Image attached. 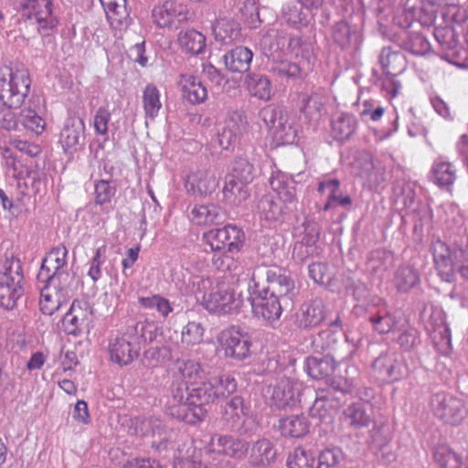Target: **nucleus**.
<instances>
[{"label": "nucleus", "mask_w": 468, "mask_h": 468, "mask_svg": "<svg viewBox=\"0 0 468 468\" xmlns=\"http://www.w3.org/2000/svg\"><path fill=\"white\" fill-rule=\"evenodd\" d=\"M172 378L190 386H196L205 379V370L195 359H178L175 363Z\"/></svg>", "instance_id": "obj_21"}, {"label": "nucleus", "mask_w": 468, "mask_h": 468, "mask_svg": "<svg viewBox=\"0 0 468 468\" xmlns=\"http://www.w3.org/2000/svg\"><path fill=\"white\" fill-rule=\"evenodd\" d=\"M212 384V395L214 400L226 399L237 390V381L229 374H224L208 381Z\"/></svg>", "instance_id": "obj_51"}, {"label": "nucleus", "mask_w": 468, "mask_h": 468, "mask_svg": "<svg viewBox=\"0 0 468 468\" xmlns=\"http://www.w3.org/2000/svg\"><path fill=\"white\" fill-rule=\"evenodd\" d=\"M201 299L207 311L218 315L239 313L244 305L241 293L229 285H217L208 293H203Z\"/></svg>", "instance_id": "obj_6"}, {"label": "nucleus", "mask_w": 468, "mask_h": 468, "mask_svg": "<svg viewBox=\"0 0 468 468\" xmlns=\"http://www.w3.org/2000/svg\"><path fill=\"white\" fill-rule=\"evenodd\" d=\"M21 16L36 25L42 37L53 36L60 22V8L55 0H23L20 3Z\"/></svg>", "instance_id": "obj_2"}, {"label": "nucleus", "mask_w": 468, "mask_h": 468, "mask_svg": "<svg viewBox=\"0 0 468 468\" xmlns=\"http://www.w3.org/2000/svg\"><path fill=\"white\" fill-rule=\"evenodd\" d=\"M271 189L284 204H294L296 197V183L288 174L275 170L271 172L269 179Z\"/></svg>", "instance_id": "obj_22"}, {"label": "nucleus", "mask_w": 468, "mask_h": 468, "mask_svg": "<svg viewBox=\"0 0 468 468\" xmlns=\"http://www.w3.org/2000/svg\"><path fill=\"white\" fill-rule=\"evenodd\" d=\"M346 454L338 447L325 448L318 455L316 468H341Z\"/></svg>", "instance_id": "obj_55"}, {"label": "nucleus", "mask_w": 468, "mask_h": 468, "mask_svg": "<svg viewBox=\"0 0 468 468\" xmlns=\"http://www.w3.org/2000/svg\"><path fill=\"white\" fill-rule=\"evenodd\" d=\"M317 191L326 196V201L322 208L324 211L335 209L338 206L346 207L352 204L351 197L343 195L340 181L336 178H327L319 182Z\"/></svg>", "instance_id": "obj_20"}, {"label": "nucleus", "mask_w": 468, "mask_h": 468, "mask_svg": "<svg viewBox=\"0 0 468 468\" xmlns=\"http://www.w3.org/2000/svg\"><path fill=\"white\" fill-rule=\"evenodd\" d=\"M178 43L186 52L197 55L205 50L206 37L199 31L187 29L179 33Z\"/></svg>", "instance_id": "obj_42"}, {"label": "nucleus", "mask_w": 468, "mask_h": 468, "mask_svg": "<svg viewBox=\"0 0 468 468\" xmlns=\"http://www.w3.org/2000/svg\"><path fill=\"white\" fill-rule=\"evenodd\" d=\"M430 178L440 189L452 193L457 179V169L452 163L439 157L431 165Z\"/></svg>", "instance_id": "obj_19"}, {"label": "nucleus", "mask_w": 468, "mask_h": 468, "mask_svg": "<svg viewBox=\"0 0 468 468\" xmlns=\"http://www.w3.org/2000/svg\"><path fill=\"white\" fill-rule=\"evenodd\" d=\"M31 85L29 71L26 68H0V126L5 130L18 128L19 114L12 109L19 108L27 97Z\"/></svg>", "instance_id": "obj_1"}, {"label": "nucleus", "mask_w": 468, "mask_h": 468, "mask_svg": "<svg viewBox=\"0 0 468 468\" xmlns=\"http://www.w3.org/2000/svg\"><path fill=\"white\" fill-rule=\"evenodd\" d=\"M84 130V123L81 119H68L60 132L59 143L64 152L72 154L77 151L80 145V136Z\"/></svg>", "instance_id": "obj_27"}, {"label": "nucleus", "mask_w": 468, "mask_h": 468, "mask_svg": "<svg viewBox=\"0 0 468 468\" xmlns=\"http://www.w3.org/2000/svg\"><path fill=\"white\" fill-rule=\"evenodd\" d=\"M314 458L303 448H296L287 460V468H314Z\"/></svg>", "instance_id": "obj_64"}, {"label": "nucleus", "mask_w": 468, "mask_h": 468, "mask_svg": "<svg viewBox=\"0 0 468 468\" xmlns=\"http://www.w3.org/2000/svg\"><path fill=\"white\" fill-rule=\"evenodd\" d=\"M218 341L227 357L241 361L250 355L251 342L239 327L229 326L222 330L218 336Z\"/></svg>", "instance_id": "obj_10"}, {"label": "nucleus", "mask_w": 468, "mask_h": 468, "mask_svg": "<svg viewBox=\"0 0 468 468\" xmlns=\"http://www.w3.org/2000/svg\"><path fill=\"white\" fill-rule=\"evenodd\" d=\"M352 30L346 21H338L332 27V37L334 42L341 48H346L351 45Z\"/></svg>", "instance_id": "obj_62"}, {"label": "nucleus", "mask_w": 468, "mask_h": 468, "mask_svg": "<svg viewBox=\"0 0 468 468\" xmlns=\"http://www.w3.org/2000/svg\"><path fill=\"white\" fill-rule=\"evenodd\" d=\"M340 325L341 321L337 317L330 323V328L318 333L312 343L315 352L325 353L338 361H346L353 356L356 350V345L349 343L347 338H344L340 331L336 332L332 329V327Z\"/></svg>", "instance_id": "obj_5"}, {"label": "nucleus", "mask_w": 468, "mask_h": 468, "mask_svg": "<svg viewBox=\"0 0 468 468\" xmlns=\"http://www.w3.org/2000/svg\"><path fill=\"white\" fill-rule=\"evenodd\" d=\"M430 336L439 353L446 355L452 347L451 332L447 324L440 320L432 328H428Z\"/></svg>", "instance_id": "obj_46"}, {"label": "nucleus", "mask_w": 468, "mask_h": 468, "mask_svg": "<svg viewBox=\"0 0 468 468\" xmlns=\"http://www.w3.org/2000/svg\"><path fill=\"white\" fill-rule=\"evenodd\" d=\"M226 250L230 253L239 252L243 247L245 234L243 230L234 225L225 226Z\"/></svg>", "instance_id": "obj_60"}, {"label": "nucleus", "mask_w": 468, "mask_h": 468, "mask_svg": "<svg viewBox=\"0 0 468 468\" xmlns=\"http://www.w3.org/2000/svg\"><path fill=\"white\" fill-rule=\"evenodd\" d=\"M271 134L278 144H292L297 136V130L292 118L286 115L278 125H275Z\"/></svg>", "instance_id": "obj_49"}, {"label": "nucleus", "mask_w": 468, "mask_h": 468, "mask_svg": "<svg viewBox=\"0 0 468 468\" xmlns=\"http://www.w3.org/2000/svg\"><path fill=\"white\" fill-rule=\"evenodd\" d=\"M190 391V385L172 378V383L169 388V399L166 405V413L171 416L173 410H178L183 406H188L186 399L187 393Z\"/></svg>", "instance_id": "obj_39"}, {"label": "nucleus", "mask_w": 468, "mask_h": 468, "mask_svg": "<svg viewBox=\"0 0 468 468\" xmlns=\"http://www.w3.org/2000/svg\"><path fill=\"white\" fill-rule=\"evenodd\" d=\"M290 205L284 204L279 197L275 199L271 195H264L258 201L257 208L266 220H277L290 209Z\"/></svg>", "instance_id": "obj_34"}, {"label": "nucleus", "mask_w": 468, "mask_h": 468, "mask_svg": "<svg viewBox=\"0 0 468 468\" xmlns=\"http://www.w3.org/2000/svg\"><path fill=\"white\" fill-rule=\"evenodd\" d=\"M279 429L283 436L300 438L309 431V423L303 415H291L280 420Z\"/></svg>", "instance_id": "obj_38"}, {"label": "nucleus", "mask_w": 468, "mask_h": 468, "mask_svg": "<svg viewBox=\"0 0 468 468\" xmlns=\"http://www.w3.org/2000/svg\"><path fill=\"white\" fill-rule=\"evenodd\" d=\"M103 6L107 18L112 27L119 28L128 25L129 13L126 0H99Z\"/></svg>", "instance_id": "obj_33"}, {"label": "nucleus", "mask_w": 468, "mask_h": 468, "mask_svg": "<svg viewBox=\"0 0 468 468\" xmlns=\"http://www.w3.org/2000/svg\"><path fill=\"white\" fill-rule=\"evenodd\" d=\"M431 407L437 418L452 426L461 424L468 415L463 399L444 392L432 396Z\"/></svg>", "instance_id": "obj_7"}, {"label": "nucleus", "mask_w": 468, "mask_h": 468, "mask_svg": "<svg viewBox=\"0 0 468 468\" xmlns=\"http://www.w3.org/2000/svg\"><path fill=\"white\" fill-rule=\"evenodd\" d=\"M212 30L217 41L222 44H229L239 36L238 24L232 19L220 18L217 20Z\"/></svg>", "instance_id": "obj_47"}, {"label": "nucleus", "mask_w": 468, "mask_h": 468, "mask_svg": "<svg viewBox=\"0 0 468 468\" xmlns=\"http://www.w3.org/2000/svg\"><path fill=\"white\" fill-rule=\"evenodd\" d=\"M219 218L218 208L214 205L195 206L190 214L191 220L197 225L216 224Z\"/></svg>", "instance_id": "obj_53"}, {"label": "nucleus", "mask_w": 468, "mask_h": 468, "mask_svg": "<svg viewBox=\"0 0 468 468\" xmlns=\"http://www.w3.org/2000/svg\"><path fill=\"white\" fill-rule=\"evenodd\" d=\"M187 5L176 0H166L154 5L152 11L154 22L159 27H171L189 19Z\"/></svg>", "instance_id": "obj_12"}, {"label": "nucleus", "mask_w": 468, "mask_h": 468, "mask_svg": "<svg viewBox=\"0 0 468 468\" xmlns=\"http://www.w3.org/2000/svg\"><path fill=\"white\" fill-rule=\"evenodd\" d=\"M313 16L314 12L297 0L285 4L282 9V19L294 28L307 26Z\"/></svg>", "instance_id": "obj_26"}, {"label": "nucleus", "mask_w": 468, "mask_h": 468, "mask_svg": "<svg viewBox=\"0 0 468 468\" xmlns=\"http://www.w3.org/2000/svg\"><path fill=\"white\" fill-rule=\"evenodd\" d=\"M37 282L46 284L50 291L69 300L78 288V281L74 273L67 271L57 273L38 272Z\"/></svg>", "instance_id": "obj_15"}, {"label": "nucleus", "mask_w": 468, "mask_h": 468, "mask_svg": "<svg viewBox=\"0 0 468 468\" xmlns=\"http://www.w3.org/2000/svg\"><path fill=\"white\" fill-rule=\"evenodd\" d=\"M69 300L60 297L58 293L50 291L49 287L43 284L40 287V299L39 306L41 312L46 315H52L63 304L67 303Z\"/></svg>", "instance_id": "obj_48"}, {"label": "nucleus", "mask_w": 468, "mask_h": 468, "mask_svg": "<svg viewBox=\"0 0 468 468\" xmlns=\"http://www.w3.org/2000/svg\"><path fill=\"white\" fill-rule=\"evenodd\" d=\"M212 384L202 380L198 385L190 386L186 399L188 406H183L180 410H173L171 417L188 424H196L205 420L207 410L205 406L215 401L212 395Z\"/></svg>", "instance_id": "obj_4"}, {"label": "nucleus", "mask_w": 468, "mask_h": 468, "mask_svg": "<svg viewBox=\"0 0 468 468\" xmlns=\"http://www.w3.org/2000/svg\"><path fill=\"white\" fill-rule=\"evenodd\" d=\"M108 350L112 362L120 366H127L138 357L141 349L135 338L125 331L110 340Z\"/></svg>", "instance_id": "obj_13"}, {"label": "nucleus", "mask_w": 468, "mask_h": 468, "mask_svg": "<svg viewBox=\"0 0 468 468\" xmlns=\"http://www.w3.org/2000/svg\"><path fill=\"white\" fill-rule=\"evenodd\" d=\"M267 286L261 290L267 293L277 296L282 301L291 299V292L294 289V282L279 268L267 269L265 271Z\"/></svg>", "instance_id": "obj_18"}, {"label": "nucleus", "mask_w": 468, "mask_h": 468, "mask_svg": "<svg viewBox=\"0 0 468 468\" xmlns=\"http://www.w3.org/2000/svg\"><path fill=\"white\" fill-rule=\"evenodd\" d=\"M356 129V118L347 112L336 114L332 120V133L335 140L345 141L350 138Z\"/></svg>", "instance_id": "obj_40"}, {"label": "nucleus", "mask_w": 468, "mask_h": 468, "mask_svg": "<svg viewBox=\"0 0 468 468\" xmlns=\"http://www.w3.org/2000/svg\"><path fill=\"white\" fill-rule=\"evenodd\" d=\"M334 356L325 355L323 357L309 356L306 358L305 365L308 375L315 379L324 378L331 376L336 367L337 363H341Z\"/></svg>", "instance_id": "obj_30"}, {"label": "nucleus", "mask_w": 468, "mask_h": 468, "mask_svg": "<svg viewBox=\"0 0 468 468\" xmlns=\"http://www.w3.org/2000/svg\"><path fill=\"white\" fill-rule=\"evenodd\" d=\"M303 233L301 240L295 245L294 250H302L303 247L305 250L304 256H309L314 251V245L319 239V229L314 223L303 224Z\"/></svg>", "instance_id": "obj_56"}, {"label": "nucleus", "mask_w": 468, "mask_h": 468, "mask_svg": "<svg viewBox=\"0 0 468 468\" xmlns=\"http://www.w3.org/2000/svg\"><path fill=\"white\" fill-rule=\"evenodd\" d=\"M45 121L31 109H24L19 112L18 128L20 126L36 134H40L45 129Z\"/></svg>", "instance_id": "obj_54"}, {"label": "nucleus", "mask_w": 468, "mask_h": 468, "mask_svg": "<svg viewBox=\"0 0 468 468\" xmlns=\"http://www.w3.org/2000/svg\"><path fill=\"white\" fill-rule=\"evenodd\" d=\"M248 301L254 315L262 318L271 325L279 321L283 311V301L262 290L250 292Z\"/></svg>", "instance_id": "obj_11"}, {"label": "nucleus", "mask_w": 468, "mask_h": 468, "mask_svg": "<svg viewBox=\"0 0 468 468\" xmlns=\"http://www.w3.org/2000/svg\"><path fill=\"white\" fill-rule=\"evenodd\" d=\"M337 407L338 401L330 391L322 392L320 395H317L310 408V416L319 420L321 422L331 423Z\"/></svg>", "instance_id": "obj_25"}, {"label": "nucleus", "mask_w": 468, "mask_h": 468, "mask_svg": "<svg viewBox=\"0 0 468 468\" xmlns=\"http://www.w3.org/2000/svg\"><path fill=\"white\" fill-rule=\"evenodd\" d=\"M136 430L142 436H151L152 448L159 454L167 452L172 444L174 430L161 419L150 416L141 420Z\"/></svg>", "instance_id": "obj_8"}, {"label": "nucleus", "mask_w": 468, "mask_h": 468, "mask_svg": "<svg viewBox=\"0 0 468 468\" xmlns=\"http://www.w3.org/2000/svg\"><path fill=\"white\" fill-rule=\"evenodd\" d=\"M288 115L281 106L269 104L259 112V117L265 123L266 127L272 132L275 125Z\"/></svg>", "instance_id": "obj_57"}, {"label": "nucleus", "mask_w": 468, "mask_h": 468, "mask_svg": "<svg viewBox=\"0 0 468 468\" xmlns=\"http://www.w3.org/2000/svg\"><path fill=\"white\" fill-rule=\"evenodd\" d=\"M300 112L309 122H317L324 111V100L321 92L312 91L300 96Z\"/></svg>", "instance_id": "obj_31"}, {"label": "nucleus", "mask_w": 468, "mask_h": 468, "mask_svg": "<svg viewBox=\"0 0 468 468\" xmlns=\"http://www.w3.org/2000/svg\"><path fill=\"white\" fill-rule=\"evenodd\" d=\"M245 83L250 94L262 101H269L272 95L270 80L261 73H250Z\"/></svg>", "instance_id": "obj_37"}, {"label": "nucleus", "mask_w": 468, "mask_h": 468, "mask_svg": "<svg viewBox=\"0 0 468 468\" xmlns=\"http://www.w3.org/2000/svg\"><path fill=\"white\" fill-rule=\"evenodd\" d=\"M247 414V409L243 405V399L240 396H234L224 407L223 418L232 426L237 423L241 416Z\"/></svg>", "instance_id": "obj_59"}, {"label": "nucleus", "mask_w": 468, "mask_h": 468, "mask_svg": "<svg viewBox=\"0 0 468 468\" xmlns=\"http://www.w3.org/2000/svg\"><path fill=\"white\" fill-rule=\"evenodd\" d=\"M226 176L250 185L255 177V168L247 158L237 157L232 163L230 172Z\"/></svg>", "instance_id": "obj_52"}, {"label": "nucleus", "mask_w": 468, "mask_h": 468, "mask_svg": "<svg viewBox=\"0 0 468 468\" xmlns=\"http://www.w3.org/2000/svg\"><path fill=\"white\" fill-rule=\"evenodd\" d=\"M368 410V405L364 402L351 403L343 410L342 420L354 431L367 428L373 420Z\"/></svg>", "instance_id": "obj_23"}, {"label": "nucleus", "mask_w": 468, "mask_h": 468, "mask_svg": "<svg viewBox=\"0 0 468 468\" xmlns=\"http://www.w3.org/2000/svg\"><path fill=\"white\" fill-rule=\"evenodd\" d=\"M276 455L272 442L267 439H261L251 447L249 463L252 468H267L274 463Z\"/></svg>", "instance_id": "obj_24"}, {"label": "nucleus", "mask_w": 468, "mask_h": 468, "mask_svg": "<svg viewBox=\"0 0 468 468\" xmlns=\"http://www.w3.org/2000/svg\"><path fill=\"white\" fill-rule=\"evenodd\" d=\"M442 18L447 24L444 29L448 35L453 36L452 27L454 25H461L468 18V11L465 7L460 5L455 0L452 3L446 4L442 8Z\"/></svg>", "instance_id": "obj_45"}, {"label": "nucleus", "mask_w": 468, "mask_h": 468, "mask_svg": "<svg viewBox=\"0 0 468 468\" xmlns=\"http://www.w3.org/2000/svg\"><path fill=\"white\" fill-rule=\"evenodd\" d=\"M25 277L20 259L13 253L5 259L0 269V305L12 310L24 294Z\"/></svg>", "instance_id": "obj_3"}, {"label": "nucleus", "mask_w": 468, "mask_h": 468, "mask_svg": "<svg viewBox=\"0 0 468 468\" xmlns=\"http://www.w3.org/2000/svg\"><path fill=\"white\" fill-rule=\"evenodd\" d=\"M372 368L381 381L397 380L399 376L394 372L392 360L387 356H380L372 364Z\"/></svg>", "instance_id": "obj_58"}, {"label": "nucleus", "mask_w": 468, "mask_h": 468, "mask_svg": "<svg viewBox=\"0 0 468 468\" xmlns=\"http://www.w3.org/2000/svg\"><path fill=\"white\" fill-rule=\"evenodd\" d=\"M68 250L64 245L50 250L43 259L38 272L57 273L68 271Z\"/></svg>", "instance_id": "obj_32"}, {"label": "nucleus", "mask_w": 468, "mask_h": 468, "mask_svg": "<svg viewBox=\"0 0 468 468\" xmlns=\"http://www.w3.org/2000/svg\"><path fill=\"white\" fill-rule=\"evenodd\" d=\"M248 186L249 184H245L240 180L226 176L223 187L225 200L232 206H239L250 197Z\"/></svg>", "instance_id": "obj_36"}, {"label": "nucleus", "mask_w": 468, "mask_h": 468, "mask_svg": "<svg viewBox=\"0 0 468 468\" xmlns=\"http://www.w3.org/2000/svg\"><path fill=\"white\" fill-rule=\"evenodd\" d=\"M117 184L111 179H100L94 184V201L105 210L112 208V200L116 194Z\"/></svg>", "instance_id": "obj_44"}, {"label": "nucleus", "mask_w": 468, "mask_h": 468, "mask_svg": "<svg viewBox=\"0 0 468 468\" xmlns=\"http://www.w3.org/2000/svg\"><path fill=\"white\" fill-rule=\"evenodd\" d=\"M203 239L209 245L212 251H226V235L225 227L220 229H212L203 234Z\"/></svg>", "instance_id": "obj_63"}, {"label": "nucleus", "mask_w": 468, "mask_h": 468, "mask_svg": "<svg viewBox=\"0 0 468 468\" xmlns=\"http://www.w3.org/2000/svg\"><path fill=\"white\" fill-rule=\"evenodd\" d=\"M182 96L192 104L203 102L207 97V88L195 76L184 75L181 80Z\"/></svg>", "instance_id": "obj_35"}, {"label": "nucleus", "mask_w": 468, "mask_h": 468, "mask_svg": "<svg viewBox=\"0 0 468 468\" xmlns=\"http://www.w3.org/2000/svg\"><path fill=\"white\" fill-rule=\"evenodd\" d=\"M252 58L253 53L250 48L239 46L227 52L223 59L229 71L243 73L250 69Z\"/></svg>", "instance_id": "obj_28"}, {"label": "nucleus", "mask_w": 468, "mask_h": 468, "mask_svg": "<svg viewBox=\"0 0 468 468\" xmlns=\"http://www.w3.org/2000/svg\"><path fill=\"white\" fill-rule=\"evenodd\" d=\"M205 329L201 323L188 322L182 329L181 340L186 346H194L203 341Z\"/></svg>", "instance_id": "obj_61"}, {"label": "nucleus", "mask_w": 468, "mask_h": 468, "mask_svg": "<svg viewBox=\"0 0 468 468\" xmlns=\"http://www.w3.org/2000/svg\"><path fill=\"white\" fill-rule=\"evenodd\" d=\"M160 91L154 84H147L143 91V106L145 116L154 120L162 107Z\"/></svg>", "instance_id": "obj_50"}, {"label": "nucleus", "mask_w": 468, "mask_h": 468, "mask_svg": "<svg viewBox=\"0 0 468 468\" xmlns=\"http://www.w3.org/2000/svg\"><path fill=\"white\" fill-rule=\"evenodd\" d=\"M92 318V308L87 301L74 300L62 318V326L69 335H78L88 328Z\"/></svg>", "instance_id": "obj_14"}, {"label": "nucleus", "mask_w": 468, "mask_h": 468, "mask_svg": "<svg viewBox=\"0 0 468 468\" xmlns=\"http://www.w3.org/2000/svg\"><path fill=\"white\" fill-rule=\"evenodd\" d=\"M302 389L301 382L293 378L282 376L269 388L271 401L277 409H292L300 402Z\"/></svg>", "instance_id": "obj_9"}, {"label": "nucleus", "mask_w": 468, "mask_h": 468, "mask_svg": "<svg viewBox=\"0 0 468 468\" xmlns=\"http://www.w3.org/2000/svg\"><path fill=\"white\" fill-rule=\"evenodd\" d=\"M126 331L136 340L137 345L152 343L158 335V327L154 322L148 320L138 321L134 324L128 326Z\"/></svg>", "instance_id": "obj_43"}, {"label": "nucleus", "mask_w": 468, "mask_h": 468, "mask_svg": "<svg viewBox=\"0 0 468 468\" xmlns=\"http://www.w3.org/2000/svg\"><path fill=\"white\" fill-rule=\"evenodd\" d=\"M327 317V310L324 301L314 298L303 303L295 314V324L298 328L309 330L320 325Z\"/></svg>", "instance_id": "obj_16"}, {"label": "nucleus", "mask_w": 468, "mask_h": 468, "mask_svg": "<svg viewBox=\"0 0 468 468\" xmlns=\"http://www.w3.org/2000/svg\"><path fill=\"white\" fill-rule=\"evenodd\" d=\"M185 185L187 191L193 195L204 196L215 188L216 178L207 170H198L187 176Z\"/></svg>", "instance_id": "obj_29"}, {"label": "nucleus", "mask_w": 468, "mask_h": 468, "mask_svg": "<svg viewBox=\"0 0 468 468\" xmlns=\"http://www.w3.org/2000/svg\"><path fill=\"white\" fill-rule=\"evenodd\" d=\"M208 449L212 452L240 460L247 454L249 445L241 439L215 434L210 438Z\"/></svg>", "instance_id": "obj_17"}, {"label": "nucleus", "mask_w": 468, "mask_h": 468, "mask_svg": "<svg viewBox=\"0 0 468 468\" xmlns=\"http://www.w3.org/2000/svg\"><path fill=\"white\" fill-rule=\"evenodd\" d=\"M433 459L440 468H468V460L463 462L461 456L446 444L435 448Z\"/></svg>", "instance_id": "obj_41"}]
</instances>
